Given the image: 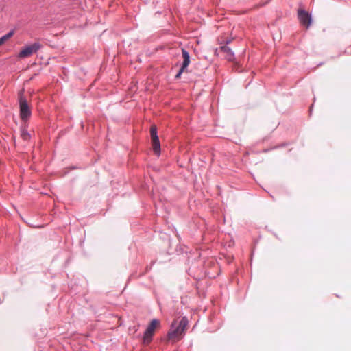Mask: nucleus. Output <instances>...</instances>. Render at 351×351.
Masks as SVG:
<instances>
[{"mask_svg":"<svg viewBox=\"0 0 351 351\" xmlns=\"http://www.w3.org/2000/svg\"><path fill=\"white\" fill-rule=\"evenodd\" d=\"M23 93L24 89L19 93V115L23 121H27L32 115V110Z\"/></svg>","mask_w":351,"mask_h":351,"instance_id":"nucleus-1","label":"nucleus"},{"mask_svg":"<svg viewBox=\"0 0 351 351\" xmlns=\"http://www.w3.org/2000/svg\"><path fill=\"white\" fill-rule=\"evenodd\" d=\"M189 321L186 317H183L179 322L173 321L171 325V328L167 332L169 339H173L177 336L182 335L188 325Z\"/></svg>","mask_w":351,"mask_h":351,"instance_id":"nucleus-2","label":"nucleus"},{"mask_svg":"<svg viewBox=\"0 0 351 351\" xmlns=\"http://www.w3.org/2000/svg\"><path fill=\"white\" fill-rule=\"evenodd\" d=\"M40 48L41 45L38 42H35L29 45H25L19 53L18 57L20 58H27L32 54L37 53Z\"/></svg>","mask_w":351,"mask_h":351,"instance_id":"nucleus-3","label":"nucleus"},{"mask_svg":"<svg viewBox=\"0 0 351 351\" xmlns=\"http://www.w3.org/2000/svg\"><path fill=\"white\" fill-rule=\"evenodd\" d=\"M150 136L154 153L158 156L160 154V143L157 133V128L155 125L150 128Z\"/></svg>","mask_w":351,"mask_h":351,"instance_id":"nucleus-4","label":"nucleus"},{"mask_svg":"<svg viewBox=\"0 0 351 351\" xmlns=\"http://www.w3.org/2000/svg\"><path fill=\"white\" fill-rule=\"evenodd\" d=\"M298 18L301 25L306 26L307 28L312 23V16L305 10L299 9L298 10Z\"/></svg>","mask_w":351,"mask_h":351,"instance_id":"nucleus-5","label":"nucleus"},{"mask_svg":"<svg viewBox=\"0 0 351 351\" xmlns=\"http://www.w3.org/2000/svg\"><path fill=\"white\" fill-rule=\"evenodd\" d=\"M220 50L226 53V59L228 61H232L234 59V53L230 47L224 45L220 47Z\"/></svg>","mask_w":351,"mask_h":351,"instance_id":"nucleus-6","label":"nucleus"},{"mask_svg":"<svg viewBox=\"0 0 351 351\" xmlns=\"http://www.w3.org/2000/svg\"><path fill=\"white\" fill-rule=\"evenodd\" d=\"M182 55L184 60L180 69H182V71H184L190 64V54L188 51L182 49Z\"/></svg>","mask_w":351,"mask_h":351,"instance_id":"nucleus-7","label":"nucleus"},{"mask_svg":"<svg viewBox=\"0 0 351 351\" xmlns=\"http://www.w3.org/2000/svg\"><path fill=\"white\" fill-rule=\"evenodd\" d=\"M154 331L152 330L148 329L147 328L145 330L143 336V340L144 343H149L152 340V337L154 335Z\"/></svg>","mask_w":351,"mask_h":351,"instance_id":"nucleus-8","label":"nucleus"},{"mask_svg":"<svg viewBox=\"0 0 351 351\" xmlns=\"http://www.w3.org/2000/svg\"><path fill=\"white\" fill-rule=\"evenodd\" d=\"M14 34V30L12 29L8 32L6 34L3 35L0 38V46L3 45L6 40L10 38Z\"/></svg>","mask_w":351,"mask_h":351,"instance_id":"nucleus-9","label":"nucleus"},{"mask_svg":"<svg viewBox=\"0 0 351 351\" xmlns=\"http://www.w3.org/2000/svg\"><path fill=\"white\" fill-rule=\"evenodd\" d=\"M21 136L24 141H28L31 137L29 133L25 128L21 130Z\"/></svg>","mask_w":351,"mask_h":351,"instance_id":"nucleus-10","label":"nucleus"},{"mask_svg":"<svg viewBox=\"0 0 351 351\" xmlns=\"http://www.w3.org/2000/svg\"><path fill=\"white\" fill-rule=\"evenodd\" d=\"M159 323L160 322L158 319H154L150 322L149 326H147V328L154 332L156 327L157 326L158 324H159Z\"/></svg>","mask_w":351,"mask_h":351,"instance_id":"nucleus-11","label":"nucleus"},{"mask_svg":"<svg viewBox=\"0 0 351 351\" xmlns=\"http://www.w3.org/2000/svg\"><path fill=\"white\" fill-rule=\"evenodd\" d=\"M184 71H182V69H180L178 72L176 73V76H175V79H179L180 78L182 74L183 73Z\"/></svg>","mask_w":351,"mask_h":351,"instance_id":"nucleus-12","label":"nucleus"},{"mask_svg":"<svg viewBox=\"0 0 351 351\" xmlns=\"http://www.w3.org/2000/svg\"><path fill=\"white\" fill-rule=\"evenodd\" d=\"M230 42H231V39H228V40H226V44L225 45H228L229 43H230Z\"/></svg>","mask_w":351,"mask_h":351,"instance_id":"nucleus-13","label":"nucleus"}]
</instances>
